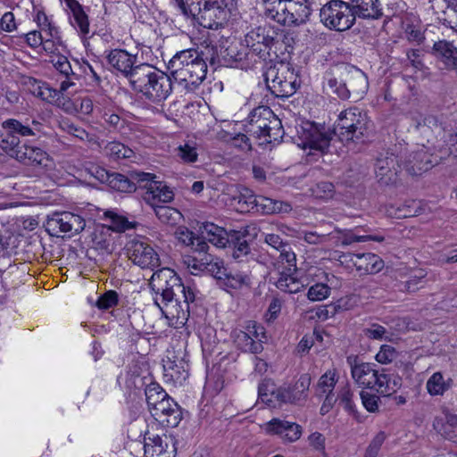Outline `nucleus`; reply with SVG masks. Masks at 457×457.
Returning <instances> with one entry per match:
<instances>
[{
    "label": "nucleus",
    "instance_id": "nucleus-44",
    "mask_svg": "<svg viewBox=\"0 0 457 457\" xmlns=\"http://www.w3.org/2000/svg\"><path fill=\"white\" fill-rule=\"evenodd\" d=\"M263 196L255 195L251 190L248 188H244L240 191L239 195L237 196V203L241 212H259V209L261 208L260 199Z\"/></svg>",
    "mask_w": 457,
    "mask_h": 457
},
{
    "label": "nucleus",
    "instance_id": "nucleus-28",
    "mask_svg": "<svg viewBox=\"0 0 457 457\" xmlns=\"http://www.w3.org/2000/svg\"><path fill=\"white\" fill-rule=\"evenodd\" d=\"M163 376L167 382L182 385L188 378V364L182 359L163 360Z\"/></svg>",
    "mask_w": 457,
    "mask_h": 457
},
{
    "label": "nucleus",
    "instance_id": "nucleus-2",
    "mask_svg": "<svg viewBox=\"0 0 457 457\" xmlns=\"http://www.w3.org/2000/svg\"><path fill=\"white\" fill-rule=\"evenodd\" d=\"M129 84L142 97L156 104L166 100L172 91V78L147 63L137 64L130 74Z\"/></svg>",
    "mask_w": 457,
    "mask_h": 457
},
{
    "label": "nucleus",
    "instance_id": "nucleus-21",
    "mask_svg": "<svg viewBox=\"0 0 457 457\" xmlns=\"http://www.w3.org/2000/svg\"><path fill=\"white\" fill-rule=\"evenodd\" d=\"M275 267L278 272V278L276 281V287L288 294H295L304 287V283L296 278V256L295 257L294 266L288 263L275 262Z\"/></svg>",
    "mask_w": 457,
    "mask_h": 457
},
{
    "label": "nucleus",
    "instance_id": "nucleus-33",
    "mask_svg": "<svg viewBox=\"0 0 457 457\" xmlns=\"http://www.w3.org/2000/svg\"><path fill=\"white\" fill-rule=\"evenodd\" d=\"M29 83L32 86V93L42 100L55 104L61 94L66 91L61 90V83L59 82V89L50 87L46 83L38 81L35 79H29Z\"/></svg>",
    "mask_w": 457,
    "mask_h": 457
},
{
    "label": "nucleus",
    "instance_id": "nucleus-16",
    "mask_svg": "<svg viewBox=\"0 0 457 457\" xmlns=\"http://www.w3.org/2000/svg\"><path fill=\"white\" fill-rule=\"evenodd\" d=\"M234 343L244 352L259 353L262 351V338L264 329L254 321H250L246 326V331L235 329L232 334Z\"/></svg>",
    "mask_w": 457,
    "mask_h": 457
},
{
    "label": "nucleus",
    "instance_id": "nucleus-36",
    "mask_svg": "<svg viewBox=\"0 0 457 457\" xmlns=\"http://www.w3.org/2000/svg\"><path fill=\"white\" fill-rule=\"evenodd\" d=\"M323 90L327 94H336L342 99H348L350 97V89L347 87L346 83L341 80L332 73L326 72L323 79Z\"/></svg>",
    "mask_w": 457,
    "mask_h": 457
},
{
    "label": "nucleus",
    "instance_id": "nucleus-23",
    "mask_svg": "<svg viewBox=\"0 0 457 457\" xmlns=\"http://www.w3.org/2000/svg\"><path fill=\"white\" fill-rule=\"evenodd\" d=\"M400 166L401 163L393 154H380L375 163L376 178L382 184L388 185L395 180L397 167Z\"/></svg>",
    "mask_w": 457,
    "mask_h": 457
},
{
    "label": "nucleus",
    "instance_id": "nucleus-42",
    "mask_svg": "<svg viewBox=\"0 0 457 457\" xmlns=\"http://www.w3.org/2000/svg\"><path fill=\"white\" fill-rule=\"evenodd\" d=\"M39 32H42L45 40L47 42L45 45V51L48 53H54L55 51V46L61 45V36L58 28L49 19L41 27L38 28Z\"/></svg>",
    "mask_w": 457,
    "mask_h": 457
},
{
    "label": "nucleus",
    "instance_id": "nucleus-31",
    "mask_svg": "<svg viewBox=\"0 0 457 457\" xmlns=\"http://www.w3.org/2000/svg\"><path fill=\"white\" fill-rule=\"evenodd\" d=\"M203 240L209 241L213 245L223 248L230 242V231L228 232L223 228L213 223H206L202 228Z\"/></svg>",
    "mask_w": 457,
    "mask_h": 457
},
{
    "label": "nucleus",
    "instance_id": "nucleus-25",
    "mask_svg": "<svg viewBox=\"0 0 457 457\" xmlns=\"http://www.w3.org/2000/svg\"><path fill=\"white\" fill-rule=\"evenodd\" d=\"M432 54L444 69L457 70V46L453 42L447 40L435 42Z\"/></svg>",
    "mask_w": 457,
    "mask_h": 457
},
{
    "label": "nucleus",
    "instance_id": "nucleus-19",
    "mask_svg": "<svg viewBox=\"0 0 457 457\" xmlns=\"http://www.w3.org/2000/svg\"><path fill=\"white\" fill-rule=\"evenodd\" d=\"M149 411L156 420L167 427H177L182 418L179 405L170 396L158 402Z\"/></svg>",
    "mask_w": 457,
    "mask_h": 457
},
{
    "label": "nucleus",
    "instance_id": "nucleus-56",
    "mask_svg": "<svg viewBox=\"0 0 457 457\" xmlns=\"http://www.w3.org/2000/svg\"><path fill=\"white\" fill-rule=\"evenodd\" d=\"M60 128L66 133L81 140L88 138V133L83 128L77 126L68 119H63L60 121Z\"/></svg>",
    "mask_w": 457,
    "mask_h": 457
},
{
    "label": "nucleus",
    "instance_id": "nucleus-39",
    "mask_svg": "<svg viewBox=\"0 0 457 457\" xmlns=\"http://www.w3.org/2000/svg\"><path fill=\"white\" fill-rule=\"evenodd\" d=\"M357 9L358 16L364 19H378L382 15L378 0H351Z\"/></svg>",
    "mask_w": 457,
    "mask_h": 457
},
{
    "label": "nucleus",
    "instance_id": "nucleus-26",
    "mask_svg": "<svg viewBox=\"0 0 457 457\" xmlns=\"http://www.w3.org/2000/svg\"><path fill=\"white\" fill-rule=\"evenodd\" d=\"M349 257V261L361 273L375 274L384 267L383 260L375 253H350Z\"/></svg>",
    "mask_w": 457,
    "mask_h": 457
},
{
    "label": "nucleus",
    "instance_id": "nucleus-43",
    "mask_svg": "<svg viewBox=\"0 0 457 457\" xmlns=\"http://www.w3.org/2000/svg\"><path fill=\"white\" fill-rule=\"evenodd\" d=\"M261 208L259 212L263 214L288 213L292 211V205L288 202L278 201L269 197L260 199Z\"/></svg>",
    "mask_w": 457,
    "mask_h": 457
},
{
    "label": "nucleus",
    "instance_id": "nucleus-32",
    "mask_svg": "<svg viewBox=\"0 0 457 457\" xmlns=\"http://www.w3.org/2000/svg\"><path fill=\"white\" fill-rule=\"evenodd\" d=\"M175 237L179 243L190 246L195 253L201 254L209 249L208 244L198 237H195L192 231L186 227H179L175 231Z\"/></svg>",
    "mask_w": 457,
    "mask_h": 457
},
{
    "label": "nucleus",
    "instance_id": "nucleus-3",
    "mask_svg": "<svg viewBox=\"0 0 457 457\" xmlns=\"http://www.w3.org/2000/svg\"><path fill=\"white\" fill-rule=\"evenodd\" d=\"M168 70L178 86L186 91H193L206 77L207 64L195 49L176 53L169 61Z\"/></svg>",
    "mask_w": 457,
    "mask_h": 457
},
{
    "label": "nucleus",
    "instance_id": "nucleus-50",
    "mask_svg": "<svg viewBox=\"0 0 457 457\" xmlns=\"http://www.w3.org/2000/svg\"><path fill=\"white\" fill-rule=\"evenodd\" d=\"M153 210L159 220L166 224H175L181 216L178 210L164 204L157 205Z\"/></svg>",
    "mask_w": 457,
    "mask_h": 457
},
{
    "label": "nucleus",
    "instance_id": "nucleus-7",
    "mask_svg": "<svg viewBox=\"0 0 457 457\" xmlns=\"http://www.w3.org/2000/svg\"><path fill=\"white\" fill-rule=\"evenodd\" d=\"M245 131L261 140L260 145L279 142L284 136L281 120L267 106H259L250 113Z\"/></svg>",
    "mask_w": 457,
    "mask_h": 457
},
{
    "label": "nucleus",
    "instance_id": "nucleus-58",
    "mask_svg": "<svg viewBox=\"0 0 457 457\" xmlns=\"http://www.w3.org/2000/svg\"><path fill=\"white\" fill-rule=\"evenodd\" d=\"M72 17L71 24L79 30L81 35L87 36L89 33V22L87 14L82 10H77Z\"/></svg>",
    "mask_w": 457,
    "mask_h": 457
},
{
    "label": "nucleus",
    "instance_id": "nucleus-34",
    "mask_svg": "<svg viewBox=\"0 0 457 457\" xmlns=\"http://www.w3.org/2000/svg\"><path fill=\"white\" fill-rule=\"evenodd\" d=\"M346 83L347 87L350 89V95L354 94L357 96H361L368 89V79L365 74L359 69L350 68L347 71Z\"/></svg>",
    "mask_w": 457,
    "mask_h": 457
},
{
    "label": "nucleus",
    "instance_id": "nucleus-57",
    "mask_svg": "<svg viewBox=\"0 0 457 457\" xmlns=\"http://www.w3.org/2000/svg\"><path fill=\"white\" fill-rule=\"evenodd\" d=\"M362 405L370 412H376L379 409L380 398L377 395L367 391H361L360 394Z\"/></svg>",
    "mask_w": 457,
    "mask_h": 457
},
{
    "label": "nucleus",
    "instance_id": "nucleus-18",
    "mask_svg": "<svg viewBox=\"0 0 457 457\" xmlns=\"http://www.w3.org/2000/svg\"><path fill=\"white\" fill-rule=\"evenodd\" d=\"M400 162L409 174L418 176L430 170L437 160L422 145L404 157L402 156Z\"/></svg>",
    "mask_w": 457,
    "mask_h": 457
},
{
    "label": "nucleus",
    "instance_id": "nucleus-5",
    "mask_svg": "<svg viewBox=\"0 0 457 457\" xmlns=\"http://www.w3.org/2000/svg\"><path fill=\"white\" fill-rule=\"evenodd\" d=\"M181 12L210 29H217L226 20V0H175Z\"/></svg>",
    "mask_w": 457,
    "mask_h": 457
},
{
    "label": "nucleus",
    "instance_id": "nucleus-22",
    "mask_svg": "<svg viewBox=\"0 0 457 457\" xmlns=\"http://www.w3.org/2000/svg\"><path fill=\"white\" fill-rule=\"evenodd\" d=\"M108 63L120 72L130 83V74L135 72L137 54H133L123 49H113L107 54Z\"/></svg>",
    "mask_w": 457,
    "mask_h": 457
},
{
    "label": "nucleus",
    "instance_id": "nucleus-30",
    "mask_svg": "<svg viewBox=\"0 0 457 457\" xmlns=\"http://www.w3.org/2000/svg\"><path fill=\"white\" fill-rule=\"evenodd\" d=\"M264 240L279 253L276 262L288 263L289 266H294L295 253L287 243L282 241L278 235L273 233L265 234Z\"/></svg>",
    "mask_w": 457,
    "mask_h": 457
},
{
    "label": "nucleus",
    "instance_id": "nucleus-47",
    "mask_svg": "<svg viewBox=\"0 0 457 457\" xmlns=\"http://www.w3.org/2000/svg\"><path fill=\"white\" fill-rule=\"evenodd\" d=\"M108 185L112 189L120 192H134L137 189V185L134 181L125 175L116 172H112Z\"/></svg>",
    "mask_w": 457,
    "mask_h": 457
},
{
    "label": "nucleus",
    "instance_id": "nucleus-37",
    "mask_svg": "<svg viewBox=\"0 0 457 457\" xmlns=\"http://www.w3.org/2000/svg\"><path fill=\"white\" fill-rule=\"evenodd\" d=\"M338 381V374L337 370H328L319 379L315 393L319 397L336 395L334 393L335 386Z\"/></svg>",
    "mask_w": 457,
    "mask_h": 457
},
{
    "label": "nucleus",
    "instance_id": "nucleus-12",
    "mask_svg": "<svg viewBox=\"0 0 457 457\" xmlns=\"http://www.w3.org/2000/svg\"><path fill=\"white\" fill-rule=\"evenodd\" d=\"M131 178L145 189L142 198L152 208L169 204L173 200V191L163 182L154 180V174L135 171L131 173Z\"/></svg>",
    "mask_w": 457,
    "mask_h": 457
},
{
    "label": "nucleus",
    "instance_id": "nucleus-6",
    "mask_svg": "<svg viewBox=\"0 0 457 457\" xmlns=\"http://www.w3.org/2000/svg\"><path fill=\"white\" fill-rule=\"evenodd\" d=\"M267 18L285 26H298L309 19V0H262Z\"/></svg>",
    "mask_w": 457,
    "mask_h": 457
},
{
    "label": "nucleus",
    "instance_id": "nucleus-59",
    "mask_svg": "<svg viewBox=\"0 0 457 457\" xmlns=\"http://www.w3.org/2000/svg\"><path fill=\"white\" fill-rule=\"evenodd\" d=\"M223 279L226 281L225 284L232 288H240L249 283L248 276L241 272L231 273L227 271Z\"/></svg>",
    "mask_w": 457,
    "mask_h": 457
},
{
    "label": "nucleus",
    "instance_id": "nucleus-64",
    "mask_svg": "<svg viewBox=\"0 0 457 457\" xmlns=\"http://www.w3.org/2000/svg\"><path fill=\"white\" fill-rule=\"evenodd\" d=\"M397 356L395 349L388 345H384L376 354V360L379 363L387 364L393 361Z\"/></svg>",
    "mask_w": 457,
    "mask_h": 457
},
{
    "label": "nucleus",
    "instance_id": "nucleus-41",
    "mask_svg": "<svg viewBox=\"0 0 457 457\" xmlns=\"http://www.w3.org/2000/svg\"><path fill=\"white\" fill-rule=\"evenodd\" d=\"M230 242L228 245L231 248V255L234 259H241L246 256L250 252V246L245 239V236L236 230L230 231Z\"/></svg>",
    "mask_w": 457,
    "mask_h": 457
},
{
    "label": "nucleus",
    "instance_id": "nucleus-11",
    "mask_svg": "<svg viewBox=\"0 0 457 457\" xmlns=\"http://www.w3.org/2000/svg\"><path fill=\"white\" fill-rule=\"evenodd\" d=\"M268 88L277 97H289L297 89V77L288 64L280 62L265 73Z\"/></svg>",
    "mask_w": 457,
    "mask_h": 457
},
{
    "label": "nucleus",
    "instance_id": "nucleus-38",
    "mask_svg": "<svg viewBox=\"0 0 457 457\" xmlns=\"http://www.w3.org/2000/svg\"><path fill=\"white\" fill-rule=\"evenodd\" d=\"M310 385L311 376L304 373L300 376L293 386H287L292 404H297L306 399Z\"/></svg>",
    "mask_w": 457,
    "mask_h": 457
},
{
    "label": "nucleus",
    "instance_id": "nucleus-51",
    "mask_svg": "<svg viewBox=\"0 0 457 457\" xmlns=\"http://www.w3.org/2000/svg\"><path fill=\"white\" fill-rule=\"evenodd\" d=\"M145 395L149 410L158 403V402L169 396L167 393L155 383H152L146 386Z\"/></svg>",
    "mask_w": 457,
    "mask_h": 457
},
{
    "label": "nucleus",
    "instance_id": "nucleus-8",
    "mask_svg": "<svg viewBox=\"0 0 457 457\" xmlns=\"http://www.w3.org/2000/svg\"><path fill=\"white\" fill-rule=\"evenodd\" d=\"M356 15L358 12L354 4L351 5L342 0H330L320 10L321 23L326 28L338 32L350 29L355 22Z\"/></svg>",
    "mask_w": 457,
    "mask_h": 457
},
{
    "label": "nucleus",
    "instance_id": "nucleus-13",
    "mask_svg": "<svg viewBox=\"0 0 457 457\" xmlns=\"http://www.w3.org/2000/svg\"><path fill=\"white\" fill-rule=\"evenodd\" d=\"M298 143L303 148L324 153L329 146L332 133L311 121H303L296 127Z\"/></svg>",
    "mask_w": 457,
    "mask_h": 457
},
{
    "label": "nucleus",
    "instance_id": "nucleus-61",
    "mask_svg": "<svg viewBox=\"0 0 457 457\" xmlns=\"http://www.w3.org/2000/svg\"><path fill=\"white\" fill-rule=\"evenodd\" d=\"M385 237L381 235H359L355 232H351L347 234L344 239V244L350 245L354 242H366L368 240L376 241V242H383Z\"/></svg>",
    "mask_w": 457,
    "mask_h": 457
},
{
    "label": "nucleus",
    "instance_id": "nucleus-55",
    "mask_svg": "<svg viewBox=\"0 0 457 457\" xmlns=\"http://www.w3.org/2000/svg\"><path fill=\"white\" fill-rule=\"evenodd\" d=\"M330 295V287L323 283H317L312 286L307 294L309 300L312 302L322 301Z\"/></svg>",
    "mask_w": 457,
    "mask_h": 457
},
{
    "label": "nucleus",
    "instance_id": "nucleus-48",
    "mask_svg": "<svg viewBox=\"0 0 457 457\" xmlns=\"http://www.w3.org/2000/svg\"><path fill=\"white\" fill-rule=\"evenodd\" d=\"M2 128L4 130L12 133L15 136L21 137H28L33 136V132L30 129L29 124H23L21 121L16 119H8L2 122Z\"/></svg>",
    "mask_w": 457,
    "mask_h": 457
},
{
    "label": "nucleus",
    "instance_id": "nucleus-46",
    "mask_svg": "<svg viewBox=\"0 0 457 457\" xmlns=\"http://www.w3.org/2000/svg\"><path fill=\"white\" fill-rule=\"evenodd\" d=\"M21 145L18 136L5 130L0 133V147L10 156L14 158Z\"/></svg>",
    "mask_w": 457,
    "mask_h": 457
},
{
    "label": "nucleus",
    "instance_id": "nucleus-29",
    "mask_svg": "<svg viewBox=\"0 0 457 457\" xmlns=\"http://www.w3.org/2000/svg\"><path fill=\"white\" fill-rule=\"evenodd\" d=\"M26 165L46 166L48 161L47 154L41 148L22 145L14 157Z\"/></svg>",
    "mask_w": 457,
    "mask_h": 457
},
{
    "label": "nucleus",
    "instance_id": "nucleus-9",
    "mask_svg": "<svg viewBox=\"0 0 457 457\" xmlns=\"http://www.w3.org/2000/svg\"><path fill=\"white\" fill-rule=\"evenodd\" d=\"M368 117L358 107H350L338 114L334 128V134H337L342 142H351L361 138L366 131Z\"/></svg>",
    "mask_w": 457,
    "mask_h": 457
},
{
    "label": "nucleus",
    "instance_id": "nucleus-45",
    "mask_svg": "<svg viewBox=\"0 0 457 457\" xmlns=\"http://www.w3.org/2000/svg\"><path fill=\"white\" fill-rule=\"evenodd\" d=\"M200 257L187 255L183 258L184 264L193 275H198L200 272L205 271L207 262H211V254L202 253Z\"/></svg>",
    "mask_w": 457,
    "mask_h": 457
},
{
    "label": "nucleus",
    "instance_id": "nucleus-14",
    "mask_svg": "<svg viewBox=\"0 0 457 457\" xmlns=\"http://www.w3.org/2000/svg\"><path fill=\"white\" fill-rule=\"evenodd\" d=\"M143 449L145 457H175L176 439L171 435H157L146 431L144 435Z\"/></svg>",
    "mask_w": 457,
    "mask_h": 457
},
{
    "label": "nucleus",
    "instance_id": "nucleus-49",
    "mask_svg": "<svg viewBox=\"0 0 457 457\" xmlns=\"http://www.w3.org/2000/svg\"><path fill=\"white\" fill-rule=\"evenodd\" d=\"M104 150L106 155L115 160L128 159L133 155V151L130 148L117 141L109 142Z\"/></svg>",
    "mask_w": 457,
    "mask_h": 457
},
{
    "label": "nucleus",
    "instance_id": "nucleus-24",
    "mask_svg": "<svg viewBox=\"0 0 457 457\" xmlns=\"http://www.w3.org/2000/svg\"><path fill=\"white\" fill-rule=\"evenodd\" d=\"M268 433L280 436L285 441L295 442L302 436V427L295 422L272 419L265 425Z\"/></svg>",
    "mask_w": 457,
    "mask_h": 457
},
{
    "label": "nucleus",
    "instance_id": "nucleus-17",
    "mask_svg": "<svg viewBox=\"0 0 457 457\" xmlns=\"http://www.w3.org/2000/svg\"><path fill=\"white\" fill-rule=\"evenodd\" d=\"M47 228L54 234L64 233L68 237L80 233L86 226L85 220L73 212H63L54 213L48 218Z\"/></svg>",
    "mask_w": 457,
    "mask_h": 457
},
{
    "label": "nucleus",
    "instance_id": "nucleus-40",
    "mask_svg": "<svg viewBox=\"0 0 457 457\" xmlns=\"http://www.w3.org/2000/svg\"><path fill=\"white\" fill-rule=\"evenodd\" d=\"M104 219L110 222L109 228L116 232H124L136 226V222L129 221L128 218L120 214L117 210L105 211L104 212Z\"/></svg>",
    "mask_w": 457,
    "mask_h": 457
},
{
    "label": "nucleus",
    "instance_id": "nucleus-15",
    "mask_svg": "<svg viewBox=\"0 0 457 457\" xmlns=\"http://www.w3.org/2000/svg\"><path fill=\"white\" fill-rule=\"evenodd\" d=\"M129 258L143 269L154 270L160 266L156 251L143 238H133L127 244Z\"/></svg>",
    "mask_w": 457,
    "mask_h": 457
},
{
    "label": "nucleus",
    "instance_id": "nucleus-63",
    "mask_svg": "<svg viewBox=\"0 0 457 457\" xmlns=\"http://www.w3.org/2000/svg\"><path fill=\"white\" fill-rule=\"evenodd\" d=\"M433 427L436 430V432L440 434L444 438L449 441H456L457 434L455 433L453 427H449L448 425H445L440 419H436L434 420Z\"/></svg>",
    "mask_w": 457,
    "mask_h": 457
},
{
    "label": "nucleus",
    "instance_id": "nucleus-35",
    "mask_svg": "<svg viewBox=\"0 0 457 457\" xmlns=\"http://www.w3.org/2000/svg\"><path fill=\"white\" fill-rule=\"evenodd\" d=\"M452 386L453 379L450 377L445 378L440 371L433 373L426 383V389L431 396L443 395Z\"/></svg>",
    "mask_w": 457,
    "mask_h": 457
},
{
    "label": "nucleus",
    "instance_id": "nucleus-54",
    "mask_svg": "<svg viewBox=\"0 0 457 457\" xmlns=\"http://www.w3.org/2000/svg\"><path fill=\"white\" fill-rule=\"evenodd\" d=\"M205 271L218 279H223L227 275V269L224 267L223 262L211 254V262H207Z\"/></svg>",
    "mask_w": 457,
    "mask_h": 457
},
{
    "label": "nucleus",
    "instance_id": "nucleus-52",
    "mask_svg": "<svg viewBox=\"0 0 457 457\" xmlns=\"http://www.w3.org/2000/svg\"><path fill=\"white\" fill-rule=\"evenodd\" d=\"M176 155L183 163L191 164L198 160L197 149L188 143L179 145L176 149Z\"/></svg>",
    "mask_w": 457,
    "mask_h": 457
},
{
    "label": "nucleus",
    "instance_id": "nucleus-4",
    "mask_svg": "<svg viewBox=\"0 0 457 457\" xmlns=\"http://www.w3.org/2000/svg\"><path fill=\"white\" fill-rule=\"evenodd\" d=\"M351 374L354 382L361 387L374 389L383 395H390L402 386V378L393 373H386L370 362L351 363Z\"/></svg>",
    "mask_w": 457,
    "mask_h": 457
},
{
    "label": "nucleus",
    "instance_id": "nucleus-1",
    "mask_svg": "<svg viewBox=\"0 0 457 457\" xmlns=\"http://www.w3.org/2000/svg\"><path fill=\"white\" fill-rule=\"evenodd\" d=\"M155 292L154 303L169 320H175V326H184L189 316V305L195 302V292L182 284L173 270L163 268L155 271L150 281Z\"/></svg>",
    "mask_w": 457,
    "mask_h": 457
},
{
    "label": "nucleus",
    "instance_id": "nucleus-27",
    "mask_svg": "<svg viewBox=\"0 0 457 457\" xmlns=\"http://www.w3.org/2000/svg\"><path fill=\"white\" fill-rule=\"evenodd\" d=\"M52 62L56 71H59V77L56 80L61 83V90L67 91L70 87H74L79 79V75L72 70L68 58L64 55H55L53 57Z\"/></svg>",
    "mask_w": 457,
    "mask_h": 457
},
{
    "label": "nucleus",
    "instance_id": "nucleus-20",
    "mask_svg": "<svg viewBox=\"0 0 457 457\" xmlns=\"http://www.w3.org/2000/svg\"><path fill=\"white\" fill-rule=\"evenodd\" d=\"M259 397L270 408H280L291 403L287 386H277L271 380H264L258 387Z\"/></svg>",
    "mask_w": 457,
    "mask_h": 457
},
{
    "label": "nucleus",
    "instance_id": "nucleus-10",
    "mask_svg": "<svg viewBox=\"0 0 457 457\" xmlns=\"http://www.w3.org/2000/svg\"><path fill=\"white\" fill-rule=\"evenodd\" d=\"M278 36V33L270 26H260L253 29L245 36V43L249 48L247 54L255 55L262 61L271 60L272 55L277 57Z\"/></svg>",
    "mask_w": 457,
    "mask_h": 457
},
{
    "label": "nucleus",
    "instance_id": "nucleus-62",
    "mask_svg": "<svg viewBox=\"0 0 457 457\" xmlns=\"http://www.w3.org/2000/svg\"><path fill=\"white\" fill-rule=\"evenodd\" d=\"M23 40L27 43V45L31 48H37L38 46H42L45 49V45L47 42L45 40L42 32L38 30H31L22 36Z\"/></svg>",
    "mask_w": 457,
    "mask_h": 457
},
{
    "label": "nucleus",
    "instance_id": "nucleus-53",
    "mask_svg": "<svg viewBox=\"0 0 457 457\" xmlns=\"http://www.w3.org/2000/svg\"><path fill=\"white\" fill-rule=\"evenodd\" d=\"M77 105H79V111L81 113L89 115L94 112V111L102 113L101 103L99 101H95L89 96L79 97L76 100Z\"/></svg>",
    "mask_w": 457,
    "mask_h": 457
},
{
    "label": "nucleus",
    "instance_id": "nucleus-60",
    "mask_svg": "<svg viewBox=\"0 0 457 457\" xmlns=\"http://www.w3.org/2000/svg\"><path fill=\"white\" fill-rule=\"evenodd\" d=\"M103 118L104 119V121L113 129L120 132L125 133V128L127 125V122L124 119L120 117L116 113H112L110 112H104L102 114Z\"/></svg>",
    "mask_w": 457,
    "mask_h": 457
}]
</instances>
